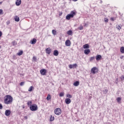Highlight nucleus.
<instances>
[{"label": "nucleus", "instance_id": "1", "mask_svg": "<svg viewBox=\"0 0 124 124\" xmlns=\"http://www.w3.org/2000/svg\"><path fill=\"white\" fill-rule=\"evenodd\" d=\"M13 101V98L10 95H7L4 97V103L5 104H11Z\"/></svg>", "mask_w": 124, "mask_h": 124}, {"label": "nucleus", "instance_id": "2", "mask_svg": "<svg viewBox=\"0 0 124 124\" xmlns=\"http://www.w3.org/2000/svg\"><path fill=\"white\" fill-rule=\"evenodd\" d=\"M75 15H76V13H75L74 11H72L71 12L70 14H68L66 16V20H70V18H73Z\"/></svg>", "mask_w": 124, "mask_h": 124}, {"label": "nucleus", "instance_id": "3", "mask_svg": "<svg viewBox=\"0 0 124 124\" xmlns=\"http://www.w3.org/2000/svg\"><path fill=\"white\" fill-rule=\"evenodd\" d=\"M30 109L31 111H37V110L38 109V107H37V105L33 104L32 105H31Z\"/></svg>", "mask_w": 124, "mask_h": 124}, {"label": "nucleus", "instance_id": "4", "mask_svg": "<svg viewBox=\"0 0 124 124\" xmlns=\"http://www.w3.org/2000/svg\"><path fill=\"white\" fill-rule=\"evenodd\" d=\"M54 113L59 116L62 114V110L60 108H57L54 110Z\"/></svg>", "mask_w": 124, "mask_h": 124}, {"label": "nucleus", "instance_id": "5", "mask_svg": "<svg viewBox=\"0 0 124 124\" xmlns=\"http://www.w3.org/2000/svg\"><path fill=\"white\" fill-rule=\"evenodd\" d=\"M97 71V68L96 67H94L91 69V73H92V74H95Z\"/></svg>", "mask_w": 124, "mask_h": 124}, {"label": "nucleus", "instance_id": "6", "mask_svg": "<svg viewBox=\"0 0 124 124\" xmlns=\"http://www.w3.org/2000/svg\"><path fill=\"white\" fill-rule=\"evenodd\" d=\"M10 114H11V111L9 109H7L5 111V116H10Z\"/></svg>", "mask_w": 124, "mask_h": 124}, {"label": "nucleus", "instance_id": "7", "mask_svg": "<svg viewBox=\"0 0 124 124\" xmlns=\"http://www.w3.org/2000/svg\"><path fill=\"white\" fill-rule=\"evenodd\" d=\"M69 67L71 69L72 68H74V67H75V68H76V67H77V64L75 63L73 64H70V65H69Z\"/></svg>", "mask_w": 124, "mask_h": 124}, {"label": "nucleus", "instance_id": "8", "mask_svg": "<svg viewBox=\"0 0 124 124\" xmlns=\"http://www.w3.org/2000/svg\"><path fill=\"white\" fill-rule=\"evenodd\" d=\"M46 69H43L40 70V73L42 75H46Z\"/></svg>", "mask_w": 124, "mask_h": 124}, {"label": "nucleus", "instance_id": "9", "mask_svg": "<svg viewBox=\"0 0 124 124\" xmlns=\"http://www.w3.org/2000/svg\"><path fill=\"white\" fill-rule=\"evenodd\" d=\"M65 45L66 46H68V47L70 46V45H71V43L70 42V40H67L65 41Z\"/></svg>", "mask_w": 124, "mask_h": 124}, {"label": "nucleus", "instance_id": "10", "mask_svg": "<svg viewBox=\"0 0 124 124\" xmlns=\"http://www.w3.org/2000/svg\"><path fill=\"white\" fill-rule=\"evenodd\" d=\"M65 102L66 104H70L71 103V100L70 98H67L65 99Z\"/></svg>", "mask_w": 124, "mask_h": 124}, {"label": "nucleus", "instance_id": "11", "mask_svg": "<svg viewBox=\"0 0 124 124\" xmlns=\"http://www.w3.org/2000/svg\"><path fill=\"white\" fill-rule=\"evenodd\" d=\"M90 52H91V50H90V49H86L84 51V53L85 55H89Z\"/></svg>", "mask_w": 124, "mask_h": 124}, {"label": "nucleus", "instance_id": "12", "mask_svg": "<svg viewBox=\"0 0 124 124\" xmlns=\"http://www.w3.org/2000/svg\"><path fill=\"white\" fill-rule=\"evenodd\" d=\"M46 53L48 54V55H50L51 54V48H47L46 49Z\"/></svg>", "mask_w": 124, "mask_h": 124}, {"label": "nucleus", "instance_id": "13", "mask_svg": "<svg viewBox=\"0 0 124 124\" xmlns=\"http://www.w3.org/2000/svg\"><path fill=\"white\" fill-rule=\"evenodd\" d=\"M30 42L32 45L35 44L36 43V39L33 38V39L31 40Z\"/></svg>", "mask_w": 124, "mask_h": 124}, {"label": "nucleus", "instance_id": "14", "mask_svg": "<svg viewBox=\"0 0 124 124\" xmlns=\"http://www.w3.org/2000/svg\"><path fill=\"white\" fill-rule=\"evenodd\" d=\"M83 47L84 48V49H89V48H90V45H89V44H86L83 46Z\"/></svg>", "mask_w": 124, "mask_h": 124}, {"label": "nucleus", "instance_id": "15", "mask_svg": "<svg viewBox=\"0 0 124 124\" xmlns=\"http://www.w3.org/2000/svg\"><path fill=\"white\" fill-rule=\"evenodd\" d=\"M101 58H102V57L101 56V55H97L96 56V61H100V60H101Z\"/></svg>", "mask_w": 124, "mask_h": 124}, {"label": "nucleus", "instance_id": "16", "mask_svg": "<svg viewBox=\"0 0 124 124\" xmlns=\"http://www.w3.org/2000/svg\"><path fill=\"white\" fill-rule=\"evenodd\" d=\"M21 0H17L16 2V4L17 6H19L21 4Z\"/></svg>", "mask_w": 124, "mask_h": 124}, {"label": "nucleus", "instance_id": "17", "mask_svg": "<svg viewBox=\"0 0 124 124\" xmlns=\"http://www.w3.org/2000/svg\"><path fill=\"white\" fill-rule=\"evenodd\" d=\"M79 84H80V82H79L78 81H77L74 83L73 85L74 86H75V87H78V85H79Z\"/></svg>", "mask_w": 124, "mask_h": 124}, {"label": "nucleus", "instance_id": "18", "mask_svg": "<svg viewBox=\"0 0 124 124\" xmlns=\"http://www.w3.org/2000/svg\"><path fill=\"white\" fill-rule=\"evenodd\" d=\"M53 55L54 56H58L59 55V51L57 50H55L54 51V52H53Z\"/></svg>", "mask_w": 124, "mask_h": 124}, {"label": "nucleus", "instance_id": "19", "mask_svg": "<svg viewBox=\"0 0 124 124\" xmlns=\"http://www.w3.org/2000/svg\"><path fill=\"white\" fill-rule=\"evenodd\" d=\"M28 106L31 107V105H32V101H30L27 103Z\"/></svg>", "mask_w": 124, "mask_h": 124}, {"label": "nucleus", "instance_id": "20", "mask_svg": "<svg viewBox=\"0 0 124 124\" xmlns=\"http://www.w3.org/2000/svg\"><path fill=\"white\" fill-rule=\"evenodd\" d=\"M17 56H22L23 55V50L19 51V52L17 53Z\"/></svg>", "mask_w": 124, "mask_h": 124}, {"label": "nucleus", "instance_id": "21", "mask_svg": "<svg viewBox=\"0 0 124 124\" xmlns=\"http://www.w3.org/2000/svg\"><path fill=\"white\" fill-rule=\"evenodd\" d=\"M120 52L122 54H124V47L122 46L120 48Z\"/></svg>", "mask_w": 124, "mask_h": 124}, {"label": "nucleus", "instance_id": "22", "mask_svg": "<svg viewBox=\"0 0 124 124\" xmlns=\"http://www.w3.org/2000/svg\"><path fill=\"white\" fill-rule=\"evenodd\" d=\"M72 31L69 30L67 31V33L68 34V35H72Z\"/></svg>", "mask_w": 124, "mask_h": 124}, {"label": "nucleus", "instance_id": "23", "mask_svg": "<svg viewBox=\"0 0 124 124\" xmlns=\"http://www.w3.org/2000/svg\"><path fill=\"white\" fill-rule=\"evenodd\" d=\"M16 22H19L20 21V18L17 16H16V17L15 18Z\"/></svg>", "mask_w": 124, "mask_h": 124}, {"label": "nucleus", "instance_id": "24", "mask_svg": "<svg viewBox=\"0 0 124 124\" xmlns=\"http://www.w3.org/2000/svg\"><path fill=\"white\" fill-rule=\"evenodd\" d=\"M55 120V117L54 116H52V115L50 116V122H53Z\"/></svg>", "mask_w": 124, "mask_h": 124}, {"label": "nucleus", "instance_id": "25", "mask_svg": "<svg viewBox=\"0 0 124 124\" xmlns=\"http://www.w3.org/2000/svg\"><path fill=\"white\" fill-rule=\"evenodd\" d=\"M52 33L53 34V35H56V33H57V31H56V30H53L52 31Z\"/></svg>", "mask_w": 124, "mask_h": 124}, {"label": "nucleus", "instance_id": "26", "mask_svg": "<svg viewBox=\"0 0 124 124\" xmlns=\"http://www.w3.org/2000/svg\"><path fill=\"white\" fill-rule=\"evenodd\" d=\"M51 99V95L50 94H48L46 97V100H50Z\"/></svg>", "mask_w": 124, "mask_h": 124}, {"label": "nucleus", "instance_id": "27", "mask_svg": "<svg viewBox=\"0 0 124 124\" xmlns=\"http://www.w3.org/2000/svg\"><path fill=\"white\" fill-rule=\"evenodd\" d=\"M116 100H117V102L120 103V102H121V100H122V98L121 97H118L116 99Z\"/></svg>", "mask_w": 124, "mask_h": 124}, {"label": "nucleus", "instance_id": "28", "mask_svg": "<svg viewBox=\"0 0 124 124\" xmlns=\"http://www.w3.org/2000/svg\"><path fill=\"white\" fill-rule=\"evenodd\" d=\"M63 95H64V93H63V92L60 93L59 94V96H60V97H62Z\"/></svg>", "mask_w": 124, "mask_h": 124}, {"label": "nucleus", "instance_id": "29", "mask_svg": "<svg viewBox=\"0 0 124 124\" xmlns=\"http://www.w3.org/2000/svg\"><path fill=\"white\" fill-rule=\"evenodd\" d=\"M94 59H95V57L94 56L91 57L90 58V62H93V60H94Z\"/></svg>", "mask_w": 124, "mask_h": 124}, {"label": "nucleus", "instance_id": "30", "mask_svg": "<svg viewBox=\"0 0 124 124\" xmlns=\"http://www.w3.org/2000/svg\"><path fill=\"white\" fill-rule=\"evenodd\" d=\"M33 89V87L31 86L30 88L29 89L28 91L29 92H32V89Z\"/></svg>", "mask_w": 124, "mask_h": 124}, {"label": "nucleus", "instance_id": "31", "mask_svg": "<svg viewBox=\"0 0 124 124\" xmlns=\"http://www.w3.org/2000/svg\"><path fill=\"white\" fill-rule=\"evenodd\" d=\"M12 44L14 46H16V45H17V43L16 42V41H14L12 42Z\"/></svg>", "mask_w": 124, "mask_h": 124}, {"label": "nucleus", "instance_id": "32", "mask_svg": "<svg viewBox=\"0 0 124 124\" xmlns=\"http://www.w3.org/2000/svg\"><path fill=\"white\" fill-rule=\"evenodd\" d=\"M66 96L67 97H68V98H72V95H70V94H67Z\"/></svg>", "mask_w": 124, "mask_h": 124}, {"label": "nucleus", "instance_id": "33", "mask_svg": "<svg viewBox=\"0 0 124 124\" xmlns=\"http://www.w3.org/2000/svg\"><path fill=\"white\" fill-rule=\"evenodd\" d=\"M103 93H108V90L107 89H105L104 91H103Z\"/></svg>", "mask_w": 124, "mask_h": 124}, {"label": "nucleus", "instance_id": "34", "mask_svg": "<svg viewBox=\"0 0 124 124\" xmlns=\"http://www.w3.org/2000/svg\"><path fill=\"white\" fill-rule=\"evenodd\" d=\"M24 85H25V82L22 81V82H20V86H24Z\"/></svg>", "mask_w": 124, "mask_h": 124}, {"label": "nucleus", "instance_id": "35", "mask_svg": "<svg viewBox=\"0 0 124 124\" xmlns=\"http://www.w3.org/2000/svg\"><path fill=\"white\" fill-rule=\"evenodd\" d=\"M117 30H118V31H121V29H122V28H121V26H120L119 25H118V26L117 27Z\"/></svg>", "mask_w": 124, "mask_h": 124}, {"label": "nucleus", "instance_id": "36", "mask_svg": "<svg viewBox=\"0 0 124 124\" xmlns=\"http://www.w3.org/2000/svg\"><path fill=\"white\" fill-rule=\"evenodd\" d=\"M79 30H80V31L83 30V26H80L79 27H78Z\"/></svg>", "mask_w": 124, "mask_h": 124}, {"label": "nucleus", "instance_id": "37", "mask_svg": "<svg viewBox=\"0 0 124 124\" xmlns=\"http://www.w3.org/2000/svg\"><path fill=\"white\" fill-rule=\"evenodd\" d=\"M33 61H34L35 62H36L37 59H36V58L35 56H34V57H33Z\"/></svg>", "mask_w": 124, "mask_h": 124}, {"label": "nucleus", "instance_id": "38", "mask_svg": "<svg viewBox=\"0 0 124 124\" xmlns=\"http://www.w3.org/2000/svg\"><path fill=\"white\" fill-rule=\"evenodd\" d=\"M121 79L123 81V80H124V76H122L121 77Z\"/></svg>", "mask_w": 124, "mask_h": 124}, {"label": "nucleus", "instance_id": "39", "mask_svg": "<svg viewBox=\"0 0 124 124\" xmlns=\"http://www.w3.org/2000/svg\"><path fill=\"white\" fill-rule=\"evenodd\" d=\"M2 108H3L2 105L1 104H0V110H1Z\"/></svg>", "mask_w": 124, "mask_h": 124}, {"label": "nucleus", "instance_id": "40", "mask_svg": "<svg viewBox=\"0 0 124 124\" xmlns=\"http://www.w3.org/2000/svg\"><path fill=\"white\" fill-rule=\"evenodd\" d=\"M105 22H106V23H107L108 22V19H107V18H105Z\"/></svg>", "mask_w": 124, "mask_h": 124}, {"label": "nucleus", "instance_id": "41", "mask_svg": "<svg viewBox=\"0 0 124 124\" xmlns=\"http://www.w3.org/2000/svg\"><path fill=\"white\" fill-rule=\"evenodd\" d=\"M6 24H7V26H8V25H9L10 24V22L9 21H8L6 22Z\"/></svg>", "mask_w": 124, "mask_h": 124}, {"label": "nucleus", "instance_id": "42", "mask_svg": "<svg viewBox=\"0 0 124 124\" xmlns=\"http://www.w3.org/2000/svg\"><path fill=\"white\" fill-rule=\"evenodd\" d=\"M2 13V10L0 9V15Z\"/></svg>", "mask_w": 124, "mask_h": 124}, {"label": "nucleus", "instance_id": "43", "mask_svg": "<svg viewBox=\"0 0 124 124\" xmlns=\"http://www.w3.org/2000/svg\"><path fill=\"white\" fill-rule=\"evenodd\" d=\"M24 119H25V120H28V116H25L24 117Z\"/></svg>", "mask_w": 124, "mask_h": 124}, {"label": "nucleus", "instance_id": "44", "mask_svg": "<svg viewBox=\"0 0 124 124\" xmlns=\"http://www.w3.org/2000/svg\"><path fill=\"white\" fill-rule=\"evenodd\" d=\"M2 35V32H1V31H0V37Z\"/></svg>", "mask_w": 124, "mask_h": 124}, {"label": "nucleus", "instance_id": "45", "mask_svg": "<svg viewBox=\"0 0 124 124\" xmlns=\"http://www.w3.org/2000/svg\"><path fill=\"white\" fill-rule=\"evenodd\" d=\"M124 56H122L120 57V59H121V60H122V59H124Z\"/></svg>", "mask_w": 124, "mask_h": 124}, {"label": "nucleus", "instance_id": "46", "mask_svg": "<svg viewBox=\"0 0 124 124\" xmlns=\"http://www.w3.org/2000/svg\"><path fill=\"white\" fill-rule=\"evenodd\" d=\"M100 3H102V0H100Z\"/></svg>", "mask_w": 124, "mask_h": 124}, {"label": "nucleus", "instance_id": "47", "mask_svg": "<svg viewBox=\"0 0 124 124\" xmlns=\"http://www.w3.org/2000/svg\"><path fill=\"white\" fill-rule=\"evenodd\" d=\"M111 20H112V21H114V18H111Z\"/></svg>", "mask_w": 124, "mask_h": 124}, {"label": "nucleus", "instance_id": "48", "mask_svg": "<svg viewBox=\"0 0 124 124\" xmlns=\"http://www.w3.org/2000/svg\"><path fill=\"white\" fill-rule=\"evenodd\" d=\"M74 1H77L78 0H73Z\"/></svg>", "mask_w": 124, "mask_h": 124}, {"label": "nucleus", "instance_id": "49", "mask_svg": "<svg viewBox=\"0 0 124 124\" xmlns=\"http://www.w3.org/2000/svg\"><path fill=\"white\" fill-rule=\"evenodd\" d=\"M1 3H2V2H0V5L1 4Z\"/></svg>", "mask_w": 124, "mask_h": 124}, {"label": "nucleus", "instance_id": "50", "mask_svg": "<svg viewBox=\"0 0 124 124\" xmlns=\"http://www.w3.org/2000/svg\"><path fill=\"white\" fill-rule=\"evenodd\" d=\"M86 24H85V25H84V27H86Z\"/></svg>", "mask_w": 124, "mask_h": 124}, {"label": "nucleus", "instance_id": "51", "mask_svg": "<svg viewBox=\"0 0 124 124\" xmlns=\"http://www.w3.org/2000/svg\"><path fill=\"white\" fill-rule=\"evenodd\" d=\"M61 14H60V16H61Z\"/></svg>", "mask_w": 124, "mask_h": 124}]
</instances>
